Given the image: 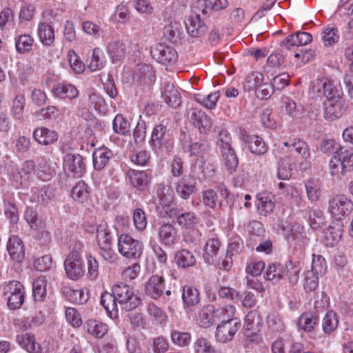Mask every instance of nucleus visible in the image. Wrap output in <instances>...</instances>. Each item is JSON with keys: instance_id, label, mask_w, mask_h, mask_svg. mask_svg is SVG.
I'll return each instance as SVG.
<instances>
[{"instance_id": "f257e3e1", "label": "nucleus", "mask_w": 353, "mask_h": 353, "mask_svg": "<svg viewBox=\"0 0 353 353\" xmlns=\"http://www.w3.org/2000/svg\"><path fill=\"white\" fill-rule=\"evenodd\" d=\"M329 170L332 176L341 180L347 172L353 170V152L338 151L329 161Z\"/></svg>"}, {"instance_id": "f03ea898", "label": "nucleus", "mask_w": 353, "mask_h": 353, "mask_svg": "<svg viewBox=\"0 0 353 353\" xmlns=\"http://www.w3.org/2000/svg\"><path fill=\"white\" fill-rule=\"evenodd\" d=\"M202 166V161L197 160L192 166L190 173L184 175L175 183V190L180 198L188 200L190 196L196 192V176L199 177V172L203 173Z\"/></svg>"}, {"instance_id": "7ed1b4c3", "label": "nucleus", "mask_w": 353, "mask_h": 353, "mask_svg": "<svg viewBox=\"0 0 353 353\" xmlns=\"http://www.w3.org/2000/svg\"><path fill=\"white\" fill-rule=\"evenodd\" d=\"M277 225L290 248L302 251L307 245L309 240L303 226L298 223L285 226L281 221Z\"/></svg>"}, {"instance_id": "20e7f679", "label": "nucleus", "mask_w": 353, "mask_h": 353, "mask_svg": "<svg viewBox=\"0 0 353 353\" xmlns=\"http://www.w3.org/2000/svg\"><path fill=\"white\" fill-rule=\"evenodd\" d=\"M112 291L117 301L123 305L125 310H134L141 304V301L134 294L133 288L125 283L115 284Z\"/></svg>"}, {"instance_id": "39448f33", "label": "nucleus", "mask_w": 353, "mask_h": 353, "mask_svg": "<svg viewBox=\"0 0 353 353\" xmlns=\"http://www.w3.org/2000/svg\"><path fill=\"white\" fill-rule=\"evenodd\" d=\"M117 246L119 252L128 259H137L143 253V243L127 234L119 236Z\"/></svg>"}, {"instance_id": "423d86ee", "label": "nucleus", "mask_w": 353, "mask_h": 353, "mask_svg": "<svg viewBox=\"0 0 353 353\" xmlns=\"http://www.w3.org/2000/svg\"><path fill=\"white\" fill-rule=\"evenodd\" d=\"M352 211L353 201L345 194H337L329 200L328 212L336 220H341Z\"/></svg>"}, {"instance_id": "0eeeda50", "label": "nucleus", "mask_w": 353, "mask_h": 353, "mask_svg": "<svg viewBox=\"0 0 353 353\" xmlns=\"http://www.w3.org/2000/svg\"><path fill=\"white\" fill-rule=\"evenodd\" d=\"M261 319L256 310L249 312L244 319V335L251 342L259 343L261 338L258 334Z\"/></svg>"}, {"instance_id": "6e6552de", "label": "nucleus", "mask_w": 353, "mask_h": 353, "mask_svg": "<svg viewBox=\"0 0 353 353\" xmlns=\"http://www.w3.org/2000/svg\"><path fill=\"white\" fill-rule=\"evenodd\" d=\"M64 268L67 276L72 280H77L84 274L83 260L78 251L72 250L68 254Z\"/></svg>"}, {"instance_id": "1a4fd4ad", "label": "nucleus", "mask_w": 353, "mask_h": 353, "mask_svg": "<svg viewBox=\"0 0 353 353\" xmlns=\"http://www.w3.org/2000/svg\"><path fill=\"white\" fill-rule=\"evenodd\" d=\"M35 169V163L32 160L25 161L21 166L12 165L8 170V174L10 179L14 183L16 187L23 185L30 174Z\"/></svg>"}, {"instance_id": "9d476101", "label": "nucleus", "mask_w": 353, "mask_h": 353, "mask_svg": "<svg viewBox=\"0 0 353 353\" xmlns=\"http://www.w3.org/2000/svg\"><path fill=\"white\" fill-rule=\"evenodd\" d=\"M63 170L70 176H82L85 171L83 157L78 154H67L63 158Z\"/></svg>"}, {"instance_id": "9b49d317", "label": "nucleus", "mask_w": 353, "mask_h": 353, "mask_svg": "<svg viewBox=\"0 0 353 353\" xmlns=\"http://www.w3.org/2000/svg\"><path fill=\"white\" fill-rule=\"evenodd\" d=\"M241 321H221L216 327L215 338L217 342L226 343L231 341L241 327Z\"/></svg>"}, {"instance_id": "f8f14e48", "label": "nucleus", "mask_w": 353, "mask_h": 353, "mask_svg": "<svg viewBox=\"0 0 353 353\" xmlns=\"http://www.w3.org/2000/svg\"><path fill=\"white\" fill-rule=\"evenodd\" d=\"M151 54L154 59L165 65H172L178 60L177 52L172 47L161 43L153 48Z\"/></svg>"}, {"instance_id": "ddd939ff", "label": "nucleus", "mask_w": 353, "mask_h": 353, "mask_svg": "<svg viewBox=\"0 0 353 353\" xmlns=\"http://www.w3.org/2000/svg\"><path fill=\"white\" fill-rule=\"evenodd\" d=\"M324 117L334 121L340 118L345 112L344 101L340 97H334L323 103Z\"/></svg>"}, {"instance_id": "4468645a", "label": "nucleus", "mask_w": 353, "mask_h": 353, "mask_svg": "<svg viewBox=\"0 0 353 353\" xmlns=\"http://www.w3.org/2000/svg\"><path fill=\"white\" fill-rule=\"evenodd\" d=\"M190 120L193 125L202 134H205L212 126V121L207 114L196 108L191 110Z\"/></svg>"}, {"instance_id": "2eb2a0df", "label": "nucleus", "mask_w": 353, "mask_h": 353, "mask_svg": "<svg viewBox=\"0 0 353 353\" xmlns=\"http://www.w3.org/2000/svg\"><path fill=\"white\" fill-rule=\"evenodd\" d=\"M33 138L39 144L47 146L57 142L59 134L54 130L41 126L34 129Z\"/></svg>"}, {"instance_id": "dca6fc26", "label": "nucleus", "mask_w": 353, "mask_h": 353, "mask_svg": "<svg viewBox=\"0 0 353 353\" xmlns=\"http://www.w3.org/2000/svg\"><path fill=\"white\" fill-rule=\"evenodd\" d=\"M39 177L43 181H48L56 174L57 165L48 156H41L38 160Z\"/></svg>"}, {"instance_id": "f3484780", "label": "nucleus", "mask_w": 353, "mask_h": 353, "mask_svg": "<svg viewBox=\"0 0 353 353\" xmlns=\"http://www.w3.org/2000/svg\"><path fill=\"white\" fill-rule=\"evenodd\" d=\"M6 249L10 258L20 262L25 256V248L21 239L15 235L11 236L8 241Z\"/></svg>"}, {"instance_id": "a211bd4d", "label": "nucleus", "mask_w": 353, "mask_h": 353, "mask_svg": "<svg viewBox=\"0 0 353 353\" xmlns=\"http://www.w3.org/2000/svg\"><path fill=\"white\" fill-rule=\"evenodd\" d=\"M164 290V279L158 275L152 276L145 285V293L154 299L160 297Z\"/></svg>"}, {"instance_id": "6ab92c4d", "label": "nucleus", "mask_w": 353, "mask_h": 353, "mask_svg": "<svg viewBox=\"0 0 353 353\" xmlns=\"http://www.w3.org/2000/svg\"><path fill=\"white\" fill-rule=\"evenodd\" d=\"M256 208L260 215L268 216L273 212L275 208V199L272 194L260 192L256 195Z\"/></svg>"}, {"instance_id": "aec40b11", "label": "nucleus", "mask_w": 353, "mask_h": 353, "mask_svg": "<svg viewBox=\"0 0 353 353\" xmlns=\"http://www.w3.org/2000/svg\"><path fill=\"white\" fill-rule=\"evenodd\" d=\"M204 19L196 17L191 14L185 22L188 34L192 37H199L207 32L208 28L204 23Z\"/></svg>"}, {"instance_id": "412c9836", "label": "nucleus", "mask_w": 353, "mask_h": 353, "mask_svg": "<svg viewBox=\"0 0 353 353\" xmlns=\"http://www.w3.org/2000/svg\"><path fill=\"white\" fill-rule=\"evenodd\" d=\"M130 183L139 190H146L150 183V175L143 170L131 169L128 172Z\"/></svg>"}, {"instance_id": "4be33fe9", "label": "nucleus", "mask_w": 353, "mask_h": 353, "mask_svg": "<svg viewBox=\"0 0 353 353\" xmlns=\"http://www.w3.org/2000/svg\"><path fill=\"white\" fill-rule=\"evenodd\" d=\"M162 96L165 102L172 108L179 107L181 103L180 93L172 83H164Z\"/></svg>"}, {"instance_id": "5701e85b", "label": "nucleus", "mask_w": 353, "mask_h": 353, "mask_svg": "<svg viewBox=\"0 0 353 353\" xmlns=\"http://www.w3.org/2000/svg\"><path fill=\"white\" fill-rule=\"evenodd\" d=\"M312 37L310 33L305 32H297L295 34L288 36L285 40L281 42V46L288 49L294 46H302L310 43Z\"/></svg>"}, {"instance_id": "b1692460", "label": "nucleus", "mask_w": 353, "mask_h": 353, "mask_svg": "<svg viewBox=\"0 0 353 353\" xmlns=\"http://www.w3.org/2000/svg\"><path fill=\"white\" fill-rule=\"evenodd\" d=\"M216 308L213 305H208L203 307L196 317L197 323L202 327H209L217 321Z\"/></svg>"}, {"instance_id": "393cba45", "label": "nucleus", "mask_w": 353, "mask_h": 353, "mask_svg": "<svg viewBox=\"0 0 353 353\" xmlns=\"http://www.w3.org/2000/svg\"><path fill=\"white\" fill-rule=\"evenodd\" d=\"M113 156L112 152L106 147L96 149L92 154L94 168L97 170H103Z\"/></svg>"}, {"instance_id": "a878e982", "label": "nucleus", "mask_w": 353, "mask_h": 353, "mask_svg": "<svg viewBox=\"0 0 353 353\" xmlns=\"http://www.w3.org/2000/svg\"><path fill=\"white\" fill-rule=\"evenodd\" d=\"M17 343L30 353H41V347L36 341L34 336L30 333L17 334Z\"/></svg>"}, {"instance_id": "bb28decb", "label": "nucleus", "mask_w": 353, "mask_h": 353, "mask_svg": "<svg viewBox=\"0 0 353 353\" xmlns=\"http://www.w3.org/2000/svg\"><path fill=\"white\" fill-rule=\"evenodd\" d=\"M158 235L160 243L165 246L172 247L175 243L177 232L172 225L165 223L159 228Z\"/></svg>"}, {"instance_id": "cd10ccee", "label": "nucleus", "mask_w": 353, "mask_h": 353, "mask_svg": "<svg viewBox=\"0 0 353 353\" xmlns=\"http://www.w3.org/2000/svg\"><path fill=\"white\" fill-rule=\"evenodd\" d=\"M221 243L215 238L210 239L205 243L203 257L208 264H213L216 261V257L220 249Z\"/></svg>"}, {"instance_id": "c85d7f7f", "label": "nucleus", "mask_w": 353, "mask_h": 353, "mask_svg": "<svg viewBox=\"0 0 353 353\" xmlns=\"http://www.w3.org/2000/svg\"><path fill=\"white\" fill-rule=\"evenodd\" d=\"M292 151L296 152L300 157L305 161V163H301L300 164L301 168L305 165V167H303L305 169L306 167L310 166V163L308 161L311 158V152L307 143L305 141L300 139H294L291 152Z\"/></svg>"}, {"instance_id": "c756f323", "label": "nucleus", "mask_w": 353, "mask_h": 353, "mask_svg": "<svg viewBox=\"0 0 353 353\" xmlns=\"http://www.w3.org/2000/svg\"><path fill=\"white\" fill-rule=\"evenodd\" d=\"M183 31L179 22L172 21L163 29V37L172 43H176L183 37Z\"/></svg>"}, {"instance_id": "7c9ffc66", "label": "nucleus", "mask_w": 353, "mask_h": 353, "mask_svg": "<svg viewBox=\"0 0 353 353\" xmlns=\"http://www.w3.org/2000/svg\"><path fill=\"white\" fill-rule=\"evenodd\" d=\"M106 50L112 60H120L125 55L126 46L122 40H112L107 44Z\"/></svg>"}, {"instance_id": "2f4dec72", "label": "nucleus", "mask_w": 353, "mask_h": 353, "mask_svg": "<svg viewBox=\"0 0 353 353\" xmlns=\"http://www.w3.org/2000/svg\"><path fill=\"white\" fill-rule=\"evenodd\" d=\"M72 199L78 203H83L88 200L90 191L88 185L83 181H79L71 190Z\"/></svg>"}, {"instance_id": "473e14b6", "label": "nucleus", "mask_w": 353, "mask_h": 353, "mask_svg": "<svg viewBox=\"0 0 353 353\" xmlns=\"http://www.w3.org/2000/svg\"><path fill=\"white\" fill-rule=\"evenodd\" d=\"M53 94L61 99H73L78 97L79 91L74 85L59 83L53 88Z\"/></svg>"}, {"instance_id": "72a5a7b5", "label": "nucleus", "mask_w": 353, "mask_h": 353, "mask_svg": "<svg viewBox=\"0 0 353 353\" xmlns=\"http://www.w3.org/2000/svg\"><path fill=\"white\" fill-rule=\"evenodd\" d=\"M319 316L315 313L305 312L298 319L297 325L305 332H312L318 324Z\"/></svg>"}, {"instance_id": "f704fd0d", "label": "nucleus", "mask_w": 353, "mask_h": 353, "mask_svg": "<svg viewBox=\"0 0 353 353\" xmlns=\"http://www.w3.org/2000/svg\"><path fill=\"white\" fill-rule=\"evenodd\" d=\"M176 265L181 268H188L196 264V258L193 253L187 249L178 251L174 256Z\"/></svg>"}, {"instance_id": "c9c22d12", "label": "nucleus", "mask_w": 353, "mask_h": 353, "mask_svg": "<svg viewBox=\"0 0 353 353\" xmlns=\"http://www.w3.org/2000/svg\"><path fill=\"white\" fill-rule=\"evenodd\" d=\"M166 132L167 128L163 124L157 125L154 128L150 141V146L153 150L160 149L165 143Z\"/></svg>"}, {"instance_id": "e433bc0d", "label": "nucleus", "mask_w": 353, "mask_h": 353, "mask_svg": "<svg viewBox=\"0 0 353 353\" xmlns=\"http://www.w3.org/2000/svg\"><path fill=\"white\" fill-rule=\"evenodd\" d=\"M37 34L43 46H50L54 41V29L48 23L41 22L39 24Z\"/></svg>"}, {"instance_id": "4c0bfd02", "label": "nucleus", "mask_w": 353, "mask_h": 353, "mask_svg": "<svg viewBox=\"0 0 353 353\" xmlns=\"http://www.w3.org/2000/svg\"><path fill=\"white\" fill-rule=\"evenodd\" d=\"M221 154L225 166L230 173L234 172L238 167V157L232 147L221 149Z\"/></svg>"}, {"instance_id": "58836bf2", "label": "nucleus", "mask_w": 353, "mask_h": 353, "mask_svg": "<svg viewBox=\"0 0 353 353\" xmlns=\"http://www.w3.org/2000/svg\"><path fill=\"white\" fill-rule=\"evenodd\" d=\"M212 10V4L209 0H197L192 6L191 14L205 19Z\"/></svg>"}, {"instance_id": "ea45409f", "label": "nucleus", "mask_w": 353, "mask_h": 353, "mask_svg": "<svg viewBox=\"0 0 353 353\" xmlns=\"http://www.w3.org/2000/svg\"><path fill=\"white\" fill-rule=\"evenodd\" d=\"M244 140L249 143L250 151L254 154L261 155L268 150V147L263 139L257 135L247 134Z\"/></svg>"}, {"instance_id": "a19ab883", "label": "nucleus", "mask_w": 353, "mask_h": 353, "mask_svg": "<svg viewBox=\"0 0 353 353\" xmlns=\"http://www.w3.org/2000/svg\"><path fill=\"white\" fill-rule=\"evenodd\" d=\"M182 299L185 306H194L200 301L199 292L196 288L192 286H184L182 293Z\"/></svg>"}, {"instance_id": "79ce46f5", "label": "nucleus", "mask_w": 353, "mask_h": 353, "mask_svg": "<svg viewBox=\"0 0 353 353\" xmlns=\"http://www.w3.org/2000/svg\"><path fill=\"white\" fill-rule=\"evenodd\" d=\"M105 65V57L103 51L99 48H95L92 50L88 63V68L90 71L95 72L103 68Z\"/></svg>"}, {"instance_id": "37998d69", "label": "nucleus", "mask_w": 353, "mask_h": 353, "mask_svg": "<svg viewBox=\"0 0 353 353\" xmlns=\"http://www.w3.org/2000/svg\"><path fill=\"white\" fill-rule=\"evenodd\" d=\"M86 330L96 338H102L108 332V325L100 321L90 319L86 323Z\"/></svg>"}, {"instance_id": "c03bdc74", "label": "nucleus", "mask_w": 353, "mask_h": 353, "mask_svg": "<svg viewBox=\"0 0 353 353\" xmlns=\"http://www.w3.org/2000/svg\"><path fill=\"white\" fill-rule=\"evenodd\" d=\"M307 196L311 202H316L321 196V188L318 181L309 179L305 183Z\"/></svg>"}, {"instance_id": "a18cd8bd", "label": "nucleus", "mask_w": 353, "mask_h": 353, "mask_svg": "<svg viewBox=\"0 0 353 353\" xmlns=\"http://www.w3.org/2000/svg\"><path fill=\"white\" fill-rule=\"evenodd\" d=\"M185 152H189L190 156L202 157L210 149L209 144L205 141L194 142L188 145H183Z\"/></svg>"}, {"instance_id": "49530a36", "label": "nucleus", "mask_w": 353, "mask_h": 353, "mask_svg": "<svg viewBox=\"0 0 353 353\" xmlns=\"http://www.w3.org/2000/svg\"><path fill=\"white\" fill-rule=\"evenodd\" d=\"M47 280L46 276H40L32 283V294L35 301H42L46 295Z\"/></svg>"}, {"instance_id": "de8ad7c7", "label": "nucleus", "mask_w": 353, "mask_h": 353, "mask_svg": "<svg viewBox=\"0 0 353 353\" xmlns=\"http://www.w3.org/2000/svg\"><path fill=\"white\" fill-rule=\"evenodd\" d=\"M285 268V276L288 277L289 281L296 284L299 278V273L301 270V263L299 261H289L286 263Z\"/></svg>"}, {"instance_id": "09e8293b", "label": "nucleus", "mask_w": 353, "mask_h": 353, "mask_svg": "<svg viewBox=\"0 0 353 353\" xmlns=\"http://www.w3.org/2000/svg\"><path fill=\"white\" fill-rule=\"evenodd\" d=\"M216 319L221 321H240L239 319L235 318L236 307L233 305H227L216 309Z\"/></svg>"}, {"instance_id": "8fccbe9b", "label": "nucleus", "mask_w": 353, "mask_h": 353, "mask_svg": "<svg viewBox=\"0 0 353 353\" xmlns=\"http://www.w3.org/2000/svg\"><path fill=\"white\" fill-rule=\"evenodd\" d=\"M96 233L99 247L112 243L111 232L106 223L99 224L97 226Z\"/></svg>"}, {"instance_id": "3c124183", "label": "nucleus", "mask_w": 353, "mask_h": 353, "mask_svg": "<svg viewBox=\"0 0 353 353\" xmlns=\"http://www.w3.org/2000/svg\"><path fill=\"white\" fill-rule=\"evenodd\" d=\"M339 319L333 311H328L323 319L322 328L325 334L333 332L338 327Z\"/></svg>"}, {"instance_id": "603ef678", "label": "nucleus", "mask_w": 353, "mask_h": 353, "mask_svg": "<svg viewBox=\"0 0 353 353\" xmlns=\"http://www.w3.org/2000/svg\"><path fill=\"white\" fill-rule=\"evenodd\" d=\"M34 39L29 34L19 35L15 41V47L18 52L26 53L32 50Z\"/></svg>"}, {"instance_id": "864d4df0", "label": "nucleus", "mask_w": 353, "mask_h": 353, "mask_svg": "<svg viewBox=\"0 0 353 353\" xmlns=\"http://www.w3.org/2000/svg\"><path fill=\"white\" fill-rule=\"evenodd\" d=\"M322 40L325 46H331L339 41V34L337 28L327 26L322 31Z\"/></svg>"}, {"instance_id": "5fc2aeb1", "label": "nucleus", "mask_w": 353, "mask_h": 353, "mask_svg": "<svg viewBox=\"0 0 353 353\" xmlns=\"http://www.w3.org/2000/svg\"><path fill=\"white\" fill-rule=\"evenodd\" d=\"M285 276V268L281 264L270 265L265 273V279L272 281L274 283L278 282Z\"/></svg>"}, {"instance_id": "6e6d98bb", "label": "nucleus", "mask_w": 353, "mask_h": 353, "mask_svg": "<svg viewBox=\"0 0 353 353\" xmlns=\"http://www.w3.org/2000/svg\"><path fill=\"white\" fill-rule=\"evenodd\" d=\"M263 75L259 72H253L249 74L244 83V89L248 92L256 90L257 88L263 83Z\"/></svg>"}, {"instance_id": "4d7b16f0", "label": "nucleus", "mask_w": 353, "mask_h": 353, "mask_svg": "<svg viewBox=\"0 0 353 353\" xmlns=\"http://www.w3.org/2000/svg\"><path fill=\"white\" fill-rule=\"evenodd\" d=\"M25 106V97L23 94H17L12 103L11 112L13 117L17 120H21L23 118V109Z\"/></svg>"}, {"instance_id": "13d9d810", "label": "nucleus", "mask_w": 353, "mask_h": 353, "mask_svg": "<svg viewBox=\"0 0 353 353\" xmlns=\"http://www.w3.org/2000/svg\"><path fill=\"white\" fill-rule=\"evenodd\" d=\"M220 94L219 92L211 93L207 96H203L199 94H194V99L205 108L213 109L219 99Z\"/></svg>"}, {"instance_id": "bf43d9fd", "label": "nucleus", "mask_w": 353, "mask_h": 353, "mask_svg": "<svg viewBox=\"0 0 353 353\" xmlns=\"http://www.w3.org/2000/svg\"><path fill=\"white\" fill-rule=\"evenodd\" d=\"M172 342L179 347H185L190 344L191 341V335L187 332H180L172 330L170 334Z\"/></svg>"}, {"instance_id": "052dcab7", "label": "nucleus", "mask_w": 353, "mask_h": 353, "mask_svg": "<svg viewBox=\"0 0 353 353\" xmlns=\"http://www.w3.org/2000/svg\"><path fill=\"white\" fill-rule=\"evenodd\" d=\"M292 168L286 159H281L278 162L276 176L279 180H288L292 176Z\"/></svg>"}, {"instance_id": "680f3d73", "label": "nucleus", "mask_w": 353, "mask_h": 353, "mask_svg": "<svg viewBox=\"0 0 353 353\" xmlns=\"http://www.w3.org/2000/svg\"><path fill=\"white\" fill-rule=\"evenodd\" d=\"M99 255L101 258L109 263H115L119 260V256L114 251L112 248V243L108 244L105 245H102L99 247Z\"/></svg>"}, {"instance_id": "e2e57ef3", "label": "nucleus", "mask_w": 353, "mask_h": 353, "mask_svg": "<svg viewBox=\"0 0 353 353\" xmlns=\"http://www.w3.org/2000/svg\"><path fill=\"white\" fill-rule=\"evenodd\" d=\"M117 300L113 293H103L101 296V304L108 313H112L117 311Z\"/></svg>"}, {"instance_id": "0e129e2a", "label": "nucleus", "mask_w": 353, "mask_h": 353, "mask_svg": "<svg viewBox=\"0 0 353 353\" xmlns=\"http://www.w3.org/2000/svg\"><path fill=\"white\" fill-rule=\"evenodd\" d=\"M147 310L156 323L163 324L166 322L167 315L165 312L156 305L149 304Z\"/></svg>"}, {"instance_id": "69168bd1", "label": "nucleus", "mask_w": 353, "mask_h": 353, "mask_svg": "<svg viewBox=\"0 0 353 353\" xmlns=\"http://www.w3.org/2000/svg\"><path fill=\"white\" fill-rule=\"evenodd\" d=\"M343 231L340 228L329 227L325 232V239L327 245L333 247L341 239Z\"/></svg>"}, {"instance_id": "338daca9", "label": "nucleus", "mask_w": 353, "mask_h": 353, "mask_svg": "<svg viewBox=\"0 0 353 353\" xmlns=\"http://www.w3.org/2000/svg\"><path fill=\"white\" fill-rule=\"evenodd\" d=\"M113 130L115 132L123 135L130 131V123L121 114H117L113 120Z\"/></svg>"}, {"instance_id": "774afa93", "label": "nucleus", "mask_w": 353, "mask_h": 353, "mask_svg": "<svg viewBox=\"0 0 353 353\" xmlns=\"http://www.w3.org/2000/svg\"><path fill=\"white\" fill-rule=\"evenodd\" d=\"M194 353H215L216 351L211 343L204 338L198 339L194 343Z\"/></svg>"}]
</instances>
